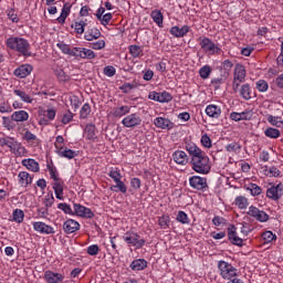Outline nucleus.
<instances>
[{
  "label": "nucleus",
  "mask_w": 283,
  "mask_h": 283,
  "mask_svg": "<svg viewBox=\"0 0 283 283\" xmlns=\"http://www.w3.org/2000/svg\"><path fill=\"white\" fill-rule=\"evenodd\" d=\"M186 150L190 156V165L196 174L207 176L211 171V161L209 156L198 147V145L190 143L186 145Z\"/></svg>",
  "instance_id": "1"
},
{
  "label": "nucleus",
  "mask_w": 283,
  "mask_h": 283,
  "mask_svg": "<svg viewBox=\"0 0 283 283\" xmlns=\"http://www.w3.org/2000/svg\"><path fill=\"white\" fill-rule=\"evenodd\" d=\"M6 45L9 50L17 52L24 59H30V56H32V46L25 38L10 36L6 40Z\"/></svg>",
  "instance_id": "2"
},
{
  "label": "nucleus",
  "mask_w": 283,
  "mask_h": 283,
  "mask_svg": "<svg viewBox=\"0 0 283 283\" xmlns=\"http://www.w3.org/2000/svg\"><path fill=\"white\" fill-rule=\"evenodd\" d=\"M217 269L222 280L230 282L233 277H238V269L224 260L218 261Z\"/></svg>",
  "instance_id": "3"
},
{
  "label": "nucleus",
  "mask_w": 283,
  "mask_h": 283,
  "mask_svg": "<svg viewBox=\"0 0 283 283\" xmlns=\"http://www.w3.org/2000/svg\"><path fill=\"white\" fill-rule=\"evenodd\" d=\"M198 43L205 54H209L210 56L220 54V52H222L220 45L216 44V42H213V40L209 39L208 36H199Z\"/></svg>",
  "instance_id": "4"
},
{
  "label": "nucleus",
  "mask_w": 283,
  "mask_h": 283,
  "mask_svg": "<svg viewBox=\"0 0 283 283\" xmlns=\"http://www.w3.org/2000/svg\"><path fill=\"white\" fill-rule=\"evenodd\" d=\"M244 81H247V67L238 63L234 66L233 81H232V90L234 94H238V87H240V84L244 83Z\"/></svg>",
  "instance_id": "5"
},
{
  "label": "nucleus",
  "mask_w": 283,
  "mask_h": 283,
  "mask_svg": "<svg viewBox=\"0 0 283 283\" xmlns=\"http://www.w3.org/2000/svg\"><path fill=\"white\" fill-rule=\"evenodd\" d=\"M123 240L128 247H135V249H143L147 243L145 239H142L140 235L134 231H127L124 233Z\"/></svg>",
  "instance_id": "6"
},
{
  "label": "nucleus",
  "mask_w": 283,
  "mask_h": 283,
  "mask_svg": "<svg viewBox=\"0 0 283 283\" xmlns=\"http://www.w3.org/2000/svg\"><path fill=\"white\" fill-rule=\"evenodd\" d=\"M122 125L127 129H136V127L143 125V117L138 113H132L122 119Z\"/></svg>",
  "instance_id": "7"
},
{
  "label": "nucleus",
  "mask_w": 283,
  "mask_h": 283,
  "mask_svg": "<svg viewBox=\"0 0 283 283\" xmlns=\"http://www.w3.org/2000/svg\"><path fill=\"white\" fill-rule=\"evenodd\" d=\"M247 214L250 218H253V220H256V222H261V223L269 222L271 218L269 213H266L264 210H261L255 206H250Z\"/></svg>",
  "instance_id": "8"
},
{
  "label": "nucleus",
  "mask_w": 283,
  "mask_h": 283,
  "mask_svg": "<svg viewBox=\"0 0 283 283\" xmlns=\"http://www.w3.org/2000/svg\"><path fill=\"white\" fill-rule=\"evenodd\" d=\"M189 186L196 191H207L209 189V184L206 177L192 176L189 178Z\"/></svg>",
  "instance_id": "9"
},
{
  "label": "nucleus",
  "mask_w": 283,
  "mask_h": 283,
  "mask_svg": "<svg viewBox=\"0 0 283 283\" xmlns=\"http://www.w3.org/2000/svg\"><path fill=\"white\" fill-rule=\"evenodd\" d=\"M265 196L266 198H269V200H273L274 202H277V200H281L283 197V184L280 182L277 185H273L270 188H268Z\"/></svg>",
  "instance_id": "10"
},
{
  "label": "nucleus",
  "mask_w": 283,
  "mask_h": 283,
  "mask_svg": "<svg viewBox=\"0 0 283 283\" xmlns=\"http://www.w3.org/2000/svg\"><path fill=\"white\" fill-rule=\"evenodd\" d=\"M33 230L38 233H42V235H54L56 231H54V227L46 224L43 221H34L32 222Z\"/></svg>",
  "instance_id": "11"
},
{
  "label": "nucleus",
  "mask_w": 283,
  "mask_h": 283,
  "mask_svg": "<svg viewBox=\"0 0 283 283\" xmlns=\"http://www.w3.org/2000/svg\"><path fill=\"white\" fill-rule=\"evenodd\" d=\"M73 209H74V214L78 216L80 218H88V219L94 218V212L92 211V209L81 203H74Z\"/></svg>",
  "instance_id": "12"
},
{
  "label": "nucleus",
  "mask_w": 283,
  "mask_h": 283,
  "mask_svg": "<svg viewBox=\"0 0 283 283\" xmlns=\"http://www.w3.org/2000/svg\"><path fill=\"white\" fill-rule=\"evenodd\" d=\"M33 70L34 67L31 64H22L13 71V76H17V78H28Z\"/></svg>",
  "instance_id": "13"
},
{
  "label": "nucleus",
  "mask_w": 283,
  "mask_h": 283,
  "mask_svg": "<svg viewBox=\"0 0 283 283\" xmlns=\"http://www.w3.org/2000/svg\"><path fill=\"white\" fill-rule=\"evenodd\" d=\"M43 279L48 283H63V280H65V275L59 272H53L52 270H46L44 272Z\"/></svg>",
  "instance_id": "14"
},
{
  "label": "nucleus",
  "mask_w": 283,
  "mask_h": 283,
  "mask_svg": "<svg viewBox=\"0 0 283 283\" xmlns=\"http://www.w3.org/2000/svg\"><path fill=\"white\" fill-rule=\"evenodd\" d=\"M154 125L158 129H168V130H171L174 129V127H176V124H174L171 119L165 118V117H156L154 119Z\"/></svg>",
  "instance_id": "15"
},
{
  "label": "nucleus",
  "mask_w": 283,
  "mask_h": 283,
  "mask_svg": "<svg viewBox=\"0 0 283 283\" xmlns=\"http://www.w3.org/2000/svg\"><path fill=\"white\" fill-rule=\"evenodd\" d=\"M55 154H57L60 158H66V160H74V158L78 156V150H72L67 148V146H63L62 148H57V150H55Z\"/></svg>",
  "instance_id": "16"
},
{
  "label": "nucleus",
  "mask_w": 283,
  "mask_h": 283,
  "mask_svg": "<svg viewBox=\"0 0 283 283\" xmlns=\"http://www.w3.org/2000/svg\"><path fill=\"white\" fill-rule=\"evenodd\" d=\"M171 36H175V39H182L184 36H187V34H189V32H191V27L189 25H184V27H178L175 25L172 28H170L169 30Z\"/></svg>",
  "instance_id": "17"
},
{
  "label": "nucleus",
  "mask_w": 283,
  "mask_h": 283,
  "mask_svg": "<svg viewBox=\"0 0 283 283\" xmlns=\"http://www.w3.org/2000/svg\"><path fill=\"white\" fill-rule=\"evenodd\" d=\"M83 137L86 140H92V143H95L96 138H98L96 136V125H94V124H86V126L84 127Z\"/></svg>",
  "instance_id": "18"
},
{
  "label": "nucleus",
  "mask_w": 283,
  "mask_h": 283,
  "mask_svg": "<svg viewBox=\"0 0 283 283\" xmlns=\"http://www.w3.org/2000/svg\"><path fill=\"white\" fill-rule=\"evenodd\" d=\"M172 160L176 163V165H181V167H185V165L189 163V156H187L185 150H176L172 153Z\"/></svg>",
  "instance_id": "19"
},
{
  "label": "nucleus",
  "mask_w": 283,
  "mask_h": 283,
  "mask_svg": "<svg viewBox=\"0 0 283 283\" xmlns=\"http://www.w3.org/2000/svg\"><path fill=\"white\" fill-rule=\"evenodd\" d=\"M81 229V223L74 219H69L63 223V231L65 233H76Z\"/></svg>",
  "instance_id": "20"
},
{
  "label": "nucleus",
  "mask_w": 283,
  "mask_h": 283,
  "mask_svg": "<svg viewBox=\"0 0 283 283\" xmlns=\"http://www.w3.org/2000/svg\"><path fill=\"white\" fill-rule=\"evenodd\" d=\"M9 149L11 154L17 157H22L27 154L25 146H23V144L19 143L17 139H13V143L11 144Z\"/></svg>",
  "instance_id": "21"
},
{
  "label": "nucleus",
  "mask_w": 283,
  "mask_h": 283,
  "mask_svg": "<svg viewBox=\"0 0 283 283\" xmlns=\"http://www.w3.org/2000/svg\"><path fill=\"white\" fill-rule=\"evenodd\" d=\"M33 179H34V177L29 175L28 171H20L18 174V182H19L20 187H23L24 189L27 187H30V185H32Z\"/></svg>",
  "instance_id": "22"
},
{
  "label": "nucleus",
  "mask_w": 283,
  "mask_h": 283,
  "mask_svg": "<svg viewBox=\"0 0 283 283\" xmlns=\"http://www.w3.org/2000/svg\"><path fill=\"white\" fill-rule=\"evenodd\" d=\"M132 113V106L129 105H120L113 108L114 118H123V116H127Z\"/></svg>",
  "instance_id": "23"
},
{
  "label": "nucleus",
  "mask_w": 283,
  "mask_h": 283,
  "mask_svg": "<svg viewBox=\"0 0 283 283\" xmlns=\"http://www.w3.org/2000/svg\"><path fill=\"white\" fill-rule=\"evenodd\" d=\"M206 114L209 118H220L222 116V108L216 104H209L206 107Z\"/></svg>",
  "instance_id": "24"
},
{
  "label": "nucleus",
  "mask_w": 283,
  "mask_h": 283,
  "mask_svg": "<svg viewBox=\"0 0 283 283\" xmlns=\"http://www.w3.org/2000/svg\"><path fill=\"white\" fill-rule=\"evenodd\" d=\"M22 166L25 167L28 171H33V174L41 171V166L39 165V161H35L33 158L23 159Z\"/></svg>",
  "instance_id": "25"
},
{
  "label": "nucleus",
  "mask_w": 283,
  "mask_h": 283,
  "mask_svg": "<svg viewBox=\"0 0 283 283\" xmlns=\"http://www.w3.org/2000/svg\"><path fill=\"white\" fill-rule=\"evenodd\" d=\"M13 94L15 96H19V98H20V101H22V103H27L29 105L34 103V97L32 95H30L29 93H25V91H23V90L14 88Z\"/></svg>",
  "instance_id": "26"
},
{
  "label": "nucleus",
  "mask_w": 283,
  "mask_h": 283,
  "mask_svg": "<svg viewBox=\"0 0 283 283\" xmlns=\"http://www.w3.org/2000/svg\"><path fill=\"white\" fill-rule=\"evenodd\" d=\"M29 118L30 114L27 111H15L11 114V120L14 123H25Z\"/></svg>",
  "instance_id": "27"
},
{
  "label": "nucleus",
  "mask_w": 283,
  "mask_h": 283,
  "mask_svg": "<svg viewBox=\"0 0 283 283\" xmlns=\"http://www.w3.org/2000/svg\"><path fill=\"white\" fill-rule=\"evenodd\" d=\"M85 41H96L101 39V30L98 28H90L84 32Z\"/></svg>",
  "instance_id": "28"
},
{
  "label": "nucleus",
  "mask_w": 283,
  "mask_h": 283,
  "mask_svg": "<svg viewBox=\"0 0 283 283\" xmlns=\"http://www.w3.org/2000/svg\"><path fill=\"white\" fill-rule=\"evenodd\" d=\"M243 101H251V84L247 83L238 87V92Z\"/></svg>",
  "instance_id": "29"
},
{
  "label": "nucleus",
  "mask_w": 283,
  "mask_h": 283,
  "mask_svg": "<svg viewBox=\"0 0 283 283\" xmlns=\"http://www.w3.org/2000/svg\"><path fill=\"white\" fill-rule=\"evenodd\" d=\"M150 19H153L154 23L158 25V28H163V23L165 21V15H163V11L155 9L150 12Z\"/></svg>",
  "instance_id": "30"
},
{
  "label": "nucleus",
  "mask_w": 283,
  "mask_h": 283,
  "mask_svg": "<svg viewBox=\"0 0 283 283\" xmlns=\"http://www.w3.org/2000/svg\"><path fill=\"white\" fill-rule=\"evenodd\" d=\"M128 51L133 59H142V56H145L144 48L140 45L132 44L128 46Z\"/></svg>",
  "instance_id": "31"
},
{
  "label": "nucleus",
  "mask_w": 283,
  "mask_h": 283,
  "mask_svg": "<svg viewBox=\"0 0 283 283\" xmlns=\"http://www.w3.org/2000/svg\"><path fill=\"white\" fill-rule=\"evenodd\" d=\"M70 12H72V4L65 3L62 8L60 17L56 19L57 23L63 25V23H65V19L70 17Z\"/></svg>",
  "instance_id": "32"
},
{
  "label": "nucleus",
  "mask_w": 283,
  "mask_h": 283,
  "mask_svg": "<svg viewBox=\"0 0 283 283\" xmlns=\"http://www.w3.org/2000/svg\"><path fill=\"white\" fill-rule=\"evenodd\" d=\"M129 269H132L133 271H145V269H147V260L145 259L134 260L129 264Z\"/></svg>",
  "instance_id": "33"
},
{
  "label": "nucleus",
  "mask_w": 283,
  "mask_h": 283,
  "mask_svg": "<svg viewBox=\"0 0 283 283\" xmlns=\"http://www.w3.org/2000/svg\"><path fill=\"white\" fill-rule=\"evenodd\" d=\"M22 138H23V140H25L29 145H32L33 147H36V145H39V137H36L34 135V133H32L28 129L24 132Z\"/></svg>",
  "instance_id": "34"
},
{
  "label": "nucleus",
  "mask_w": 283,
  "mask_h": 283,
  "mask_svg": "<svg viewBox=\"0 0 283 283\" xmlns=\"http://www.w3.org/2000/svg\"><path fill=\"white\" fill-rule=\"evenodd\" d=\"M111 191H115V193H127V185L123 179L115 181V185L111 186Z\"/></svg>",
  "instance_id": "35"
},
{
  "label": "nucleus",
  "mask_w": 283,
  "mask_h": 283,
  "mask_svg": "<svg viewBox=\"0 0 283 283\" xmlns=\"http://www.w3.org/2000/svg\"><path fill=\"white\" fill-rule=\"evenodd\" d=\"M87 27V20H77L72 24V28L75 30L76 34H84L85 28Z\"/></svg>",
  "instance_id": "36"
},
{
  "label": "nucleus",
  "mask_w": 283,
  "mask_h": 283,
  "mask_svg": "<svg viewBox=\"0 0 283 283\" xmlns=\"http://www.w3.org/2000/svg\"><path fill=\"white\" fill-rule=\"evenodd\" d=\"M80 59L92 61L96 59V53L92 49L82 48V51H80Z\"/></svg>",
  "instance_id": "37"
},
{
  "label": "nucleus",
  "mask_w": 283,
  "mask_h": 283,
  "mask_svg": "<svg viewBox=\"0 0 283 283\" xmlns=\"http://www.w3.org/2000/svg\"><path fill=\"white\" fill-rule=\"evenodd\" d=\"M245 190L250 191V196H253V198L261 196V193H262V187H260V186H258V184H253V182L249 184L245 187Z\"/></svg>",
  "instance_id": "38"
},
{
  "label": "nucleus",
  "mask_w": 283,
  "mask_h": 283,
  "mask_svg": "<svg viewBox=\"0 0 283 283\" xmlns=\"http://www.w3.org/2000/svg\"><path fill=\"white\" fill-rule=\"evenodd\" d=\"M233 205H235L238 209H247V207H249V199L244 196H238L235 197Z\"/></svg>",
  "instance_id": "39"
},
{
  "label": "nucleus",
  "mask_w": 283,
  "mask_h": 283,
  "mask_svg": "<svg viewBox=\"0 0 283 283\" xmlns=\"http://www.w3.org/2000/svg\"><path fill=\"white\" fill-rule=\"evenodd\" d=\"M107 176L112 178L113 182H118V180H123V175L120 174L119 168H111L107 172Z\"/></svg>",
  "instance_id": "40"
},
{
  "label": "nucleus",
  "mask_w": 283,
  "mask_h": 283,
  "mask_svg": "<svg viewBox=\"0 0 283 283\" xmlns=\"http://www.w3.org/2000/svg\"><path fill=\"white\" fill-rule=\"evenodd\" d=\"M264 134L266 138H280L282 136V133L277 128L269 127L264 130Z\"/></svg>",
  "instance_id": "41"
},
{
  "label": "nucleus",
  "mask_w": 283,
  "mask_h": 283,
  "mask_svg": "<svg viewBox=\"0 0 283 283\" xmlns=\"http://www.w3.org/2000/svg\"><path fill=\"white\" fill-rule=\"evenodd\" d=\"M158 224L160 229H169V226L171 224V218H169L168 214H164L158 218Z\"/></svg>",
  "instance_id": "42"
},
{
  "label": "nucleus",
  "mask_w": 283,
  "mask_h": 283,
  "mask_svg": "<svg viewBox=\"0 0 283 283\" xmlns=\"http://www.w3.org/2000/svg\"><path fill=\"white\" fill-rule=\"evenodd\" d=\"M176 220H177V222H180L181 224H190V222H191L187 212H185L182 210L178 211Z\"/></svg>",
  "instance_id": "43"
},
{
  "label": "nucleus",
  "mask_w": 283,
  "mask_h": 283,
  "mask_svg": "<svg viewBox=\"0 0 283 283\" xmlns=\"http://www.w3.org/2000/svg\"><path fill=\"white\" fill-rule=\"evenodd\" d=\"M199 76L203 81H207V78L211 76V66L209 64H206L201 69H199Z\"/></svg>",
  "instance_id": "44"
},
{
  "label": "nucleus",
  "mask_w": 283,
  "mask_h": 283,
  "mask_svg": "<svg viewBox=\"0 0 283 283\" xmlns=\"http://www.w3.org/2000/svg\"><path fill=\"white\" fill-rule=\"evenodd\" d=\"M53 191L55 193V198H57V200H63V185L59 181H55L53 184Z\"/></svg>",
  "instance_id": "45"
},
{
  "label": "nucleus",
  "mask_w": 283,
  "mask_h": 283,
  "mask_svg": "<svg viewBox=\"0 0 283 283\" xmlns=\"http://www.w3.org/2000/svg\"><path fill=\"white\" fill-rule=\"evenodd\" d=\"M255 88L264 94V92H269V82L266 80H259L255 82Z\"/></svg>",
  "instance_id": "46"
},
{
  "label": "nucleus",
  "mask_w": 283,
  "mask_h": 283,
  "mask_svg": "<svg viewBox=\"0 0 283 283\" xmlns=\"http://www.w3.org/2000/svg\"><path fill=\"white\" fill-rule=\"evenodd\" d=\"M25 218V213L21 209L13 210V222L21 224Z\"/></svg>",
  "instance_id": "47"
},
{
  "label": "nucleus",
  "mask_w": 283,
  "mask_h": 283,
  "mask_svg": "<svg viewBox=\"0 0 283 283\" xmlns=\"http://www.w3.org/2000/svg\"><path fill=\"white\" fill-rule=\"evenodd\" d=\"M92 114V106L90 103H85L80 111V118L85 119Z\"/></svg>",
  "instance_id": "48"
},
{
  "label": "nucleus",
  "mask_w": 283,
  "mask_h": 283,
  "mask_svg": "<svg viewBox=\"0 0 283 283\" xmlns=\"http://www.w3.org/2000/svg\"><path fill=\"white\" fill-rule=\"evenodd\" d=\"M171 101H174L171 93L167 91L159 93V103H171Z\"/></svg>",
  "instance_id": "49"
},
{
  "label": "nucleus",
  "mask_w": 283,
  "mask_h": 283,
  "mask_svg": "<svg viewBox=\"0 0 283 283\" xmlns=\"http://www.w3.org/2000/svg\"><path fill=\"white\" fill-rule=\"evenodd\" d=\"M262 238L265 244L273 242V240H277V235L273 233V231H265L262 233Z\"/></svg>",
  "instance_id": "50"
},
{
  "label": "nucleus",
  "mask_w": 283,
  "mask_h": 283,
  "mask_svg": "<svg viewBox=\"0 0 283 283\" xmlns=\"http://www.w3.org/2000/svg\"><path fill=\"white\" fill-rule=\"evenodd\" d=\"M268 123H270V125H273L274 127H282L283 125L282 118L273 115L268 116Z\"/></svg>",
  "instance_id": "51"
},
{
  "label": "nucleus",
  "mask_w": 283,
  "mask_h": 283,
  "mask_svg": "<svg viewBox=\"0 0 283 283\" xmlns=\"http://www.w3.org/2000/svg\"><path fill=\"white\" fill-rule=\"evenodd\" d=\"M72 120H74V113H72L71 111H66V112L62 115L61 123H62L63 125H67V124L72 123Z\"/></svg>",
  "instance_id": "52"
},
{
  "label": "nucleus",
  "mask_w": 283,
  "mask_h": 283,
  "mask_svg": "<svg viewBox=\"0 0 283 283\" xmlns=\"http://www.w3.org/2000/svg\"><path fill=\"white\" fill-rule=\"evenodd\" d=\"M57 209H60V211H63V213H66L67 216H74V211H72V207L69 203H59Z\"/></svg>",
  "instance_id": "53"
},
{
  "label": "nucleus",
  "mask_w": 283,
  "mask_h": 283,
  "mask_svg": "<svg viewBox=\"0 0 283 283\" xmlns=\"http://www.w3.org/2000/svg\"><path fill=\"white\" fill-rule=\"evenodd\" d=\"M42 116L44 118H48V120H54L56 118V109L54 108H48L42 112Z\"/></svg>",
  "instance_id": "54"
},
{
  "label": "nucleus",
  "mask_w": 283,
  "mask_h": 283,
  "mask_svg": "<svg viewBox=\"0 0 283 283\" xmlns=\"http://www.w3.org/2000/svg\"><path fill=\"white\" fill-rule=\"evenodd\" d=\"M86 253L87 255L96 256L98 255V253H101V248L98 247V244L88 245L86 249Z\"/></svg>",
  "instance_id": "55"
},
{
  "label": "nucleus",
  "mask_w": 283,
  "mask_h": 283,
  "mask_svg": "<svg viewBox=\"0 0 283 283\" xmlns=\"http://www.w3.org/2000/svg\"><path fill=\"white\" fill-rule=\"evenodd\" d=\"M43 205L46 209H51L52 205H54V195L52 192L44 197Z\"/></svg>",
  "instance_id": "56"
},
{
  "label": "nucleus",
  "mask_w": 283,
  "mask_h": 283,
  "mask_svg": "<svg viewBox=\"0 0 283 283\" xmlns=\"http://www.w3.org/2000/svg\"><path fill=\"white\" fill-rule=\"evenodd\" d=\"M201 145L202 147H205L206 149H211V147L213 146L211 143V137H209L208 134H203L201 136Z\"/></svg>",
  "instance_id": "57"
},
{
  "label": "nucleus",
  "mask_w": 283,
  "mask_h": 283,
  "mask_svg": "<svg viewBox=\"0 0 283 283\" xmlns=\"http://www.w3.org/2000/svg\"><path fill=\"white\" fill-rule=\"evenodd\" d=\"M13 142L14 137H0V147H8L10 149Z\"/></svg>",
  "instance_id": "58"
},
{
  "label": "nucleus",
  "mask_w": 283,
  "mask_h": 283,
  "mask_svg": "<svg viewBox=\"0 0 283 283\" xmlns=\"http://www.w3.org/2000/svg\"><path fill=\"white\" fill-rule=\"evenodd\" d=\"M56 48L61 50L62 54H67L70 56V53L72 52V48H70V44H66L64 42H59L56 44Z\"/></svg>",
  "instance_id": "59"
},
{
  "label": "nucleus",
  "mask_w": 283,
  "mask_h": 283,
  "mask_svg": "<svg viewBox=\"0 0 283 283\" xmlns=\"http://www.w3.org/2000/svg\"><path fill=\"white\" fill-rule=\"evenodd\" d=\"M46 169H48L52 180H55V182L59 181V174L56 172V167H54L53 165L48 164Z\"/></svg>",
  "instance_id": "60"
},
{
  "label": "nucleus",
  "mask_w": 283,
  "mask_h": 283,
  "mask_svg": "<svg viewBox=\"0 0 283 283\" xmlns=\"http://www.w3.org/2000/svg\"><path fill=\"white\" fill-rule=\"evenodd\" d=\"M90 48H92V50H104L105 40H97V41L91 42Z\"/></svg>",
  "instance_id": "61"
},
{
  "label": "nucleus",
  "mask_w": 283,
  "mask_h": 283,
  "mask_svg": "<svg viewBox=\"0 0 283 283\" xmlns=\"http://www.w3.org/2000/svg\"><path fill=\"white\" fill-rule=\"evenodd\" d=\"M212 224H214V227H224V224H227V219L220 216H216L212 219Z\"/></svg>",
  "instance_id": "62"
},
{
  "label": "nucleus",
  "mask_w": 283,
  "mask_h": 283,
  "mask_svg": "<svg viewBox=\"0 0 283 283\" xmlns=\"http://www.w3.org/2000/svg\"><path fill=\"white\" fill-rule=\"evenodd\" d=\"M104 75L112 78V76H116V67L108 65L104 67Z\"/></svg>",
  "instance_id": "63"
},
{
  "label": "nucleus",
  "mask_w": 283,
  "mask_h": 283,
  "mask_svg": "<svg viewBox=\"0 0 283 283\" xmlns=\"http://www.w3.org/2000/svg\"><path fill=\"white\" fill-rule=\"evenodd\" d=\"M253 231V228L251 227V224L249 223H243L241 227V233L242 235H244L247 238V235H249V233H251Z\"/></svg>",
  "instance_id": "64"
}]
</instances>
